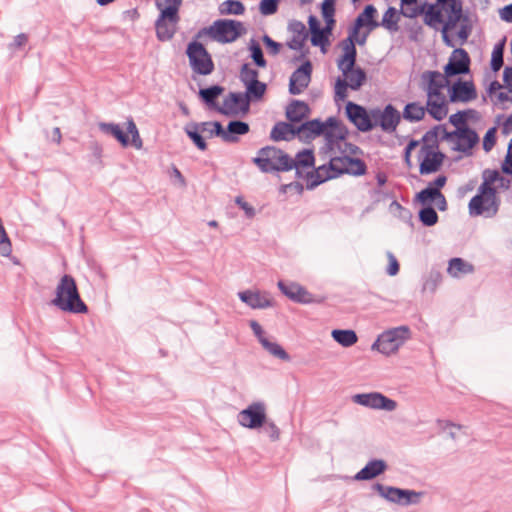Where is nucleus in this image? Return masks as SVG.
<instances>
[{"label":"nucleus","instance_id":"41","mask_svg":"<svg viewBox=\"0 0 512 512\" xmlns=\"http://www.w3.org/2000/svg\"><path fill=\"white\" fill-rule=\"evenodd\" d=\"M442 7L440 4H433L428 6V9L424 16V23L429 27H436V24H440L444 22Z\"/></svg>","mask_w":512,"mask_h":512},{"label":"nucleus","instance_id":"9","mask_svg":"<svg viewBox=\"0 0 512 512\" xmlns=\"http://www.w3.org/2000/svg\"><path fill=\"white\" fill-rule=\"evenodd\" d=\"M373 489L389 502L402 506L418 504L423 492H416L409 489H401L393 486H386L381 483H375Z\"/></svg>","mask_w":512,"mask_h":512},{"label":"nucleus","instance_id":"27","mask_svg":"<svg viewBox=\"0 0 512 512\" xmlns=\"http://www.w3.org/2000/svg\"><path fill=\"white\" fill-rule=\"evenodd\" d=\"M459 137L453 150L464 153L469 156L472 154V149L479 142V136L477 132L470 126H465L463 129H459Z\"/></svg>","mask_w":512,"mask_h":512},{"label":"nucleus","instance_id":"48","mask_svg":"<svg viewBox=\"0 0 512 512\" xmlns=\"http://www.w3.org/2000/svg\"><path fill=\"white\" fill-rule=\"evenodd\" d=\"M245 87H246L245 96L249 102H250V100L257 101V100L262 99V97L264 96V94L267 90V85L264 82H261L259 80L252 82L248 85H245Z\"/></svg>","mask_w":512,"mask_h":512},{"label":"nucleus","instance_id":"37","mask_svg":"<svg viewBox=\"0 0 512 512\" xmlns=\"http://www.w3.org/2000/svg\"><path fill=\"white\" fill-rule=\"evenodd\" d=\"M332 338L343 347H351L358 341V336L351 329H334L331 333Z\"/></svg>","mask_w":512,"mask_h":512},{"label":"nucleus","instance_id":"12","mask_svg":"<svg viewBox=\"0 0 512 512\" xmlns=\"http://www.w3.org/2000/svg\"><path fill=\"white\" fill-rule=\"evenodd\" d=\"M441 7L447 13V20L443 22L441 30L442 40L447 47H455L456 44L449 36V31L453 30L461 20L463 11L462 1L447 0Z\"/></svg>","mask_w":512,"mask_h":512},{"label":"nucleus","instance_id":"44","mask_svg":"<svg viewBox=\"0 0 512 512\" xmlns=\"http://www.w3.org/2000/svg\"><path fill=\"white\" fill-rule=\"evenodd\" d=\"M482 177H483V182L479 186V188H481V191L487 190V191H492V192L497 193L496 188L493 187L492 184L498 180H500V181L504 180V178L500 176V173L498 170H491V169H485L482 173Z\"/></svg>","mask_w":512,"mask_h":512},{"label":"nucleus","instance_id":"53","mask_svg":"<svg viewBox=\"0 0 512 512\" xmlns=\"http://www.w3.org/2000/svg\"><path fill=\"white\" fill-rule=\"evenodd\" d=\"M437 195H441V191L433 190L432 187L427 186L415 195V201L422 206L431 205Z\"/></svg>","mask_w":512,"mask_h":512},{"label":"nucleus","instance_id":"25","mask_svg":"<svg viewBox=\"0 0 512 512\" xmlns=\"http://www.w3.org/2000/svg\"><path fill=\"white\" fill-rule=\"evenodd\" d=\"M336 178V175L333 171L329 168L328 164H323L319 166L318 168H312V170L307 171L305 173V179H306V189L307 190H313L322 183Z\"/></svg>","mask_w":512,"mask_h":512},{"label":"nucleus","instance_id":"14","mask_svg":"<svg viewBox=\"0 0 512 512\" xmlns=\"http://www.w3.org/2000/svg\"><path fill=\"white\" fill-rule=\"evenodd\" d=\"M453 48L454 50L443 68L445 76L451 78L470 73L471 58L468 52L462 47Z\"/></svg>","mask_w":512,"mask_h":512},{"label":"nucleus","instance_id":"46","mask_svg":"<svg viewBox=\"0 0 512 512\" xmlns=\"http://www.w3.org/2000/svg\"><path fill=\"white\" fill-rule=\"evenodd\" d=\"M294 167L299 166L303 168H314L315 157L312 149H303L299 151L295 158H292Z\"/></svg>","mask_w":512,"mask_h":512},{"label":"nucleus","instance_id":"52","mask_svg":"<svg viewBox=\"0 0 512 512\" xmlns=\"http://www.w3.org/2000/svg\"><path fill=\"white\" fill-rule=\"evenodd\" d=\"M477 112L474 109L458 111L449 117V122L456 127L457 130L463 129L467 124V118H473Z\"/></svg>","mask_w":512,"mask_h":512},{"label":"nucleus","instance_id":"54","mask_svg":"<svg viewBox=\"0 0 512 512\" xmlns=\"http://www.w3.org/2000/svg\"><path fill=\"white\" fill-rule=\"evenodd\" d=\"M157 9L160 12H171L173 15L179 16V8L182 5V0H155Z\"/></svg>","mask_w":512,"mask_h":512},{"label":"nucleus","instance_id":"63","mask_svg":"<svg viewBox=\"0 0 512 512\" xmlns=\"http://www.w3.org/2000/svg\"><path fill=\"white\" fill-rule=\"evenodd\" d=\"M235 203L245 212L247 218L251 219L255 216V208L246 202L242 196H237Z\"/></svg>","mask_w":512,"mask_h":512},{"label":"nucleus","instance_id":"42","mask_svg":"<svg viewBox=\"0 0 512 512\" xmlns=\"http://www.w3.org/2000/svg\"><path fill=\"white\" fill-rule=\"evenodd\" d=\"M321 13L325 21L326 30H333L336 20L335 15V0H324L321 4Z\"/></svg>","mask_w":512,"mask_h":512},{"label":"nucleus","instance_id":"39","mask_svg":"<svg viewBox=\"0 0 512 512\" xmlns=\"http://www.w3.org/2000/svg\"><path fill=\"white\" fill-rule=\"evenodd\" d=\"M369 32L370 31H367L362 36H359V32L353 35V26H351L349 29L348 37L342 40L340 43V46L343 50L342 55H346L348 50L353 52V48L356 49V43L360 46L364 45L366 43Z\"/></svg>","mask_w":512,"mask_h":512},{"label":"nucleus","instance_id":"35","mask_svg":"<svg viewBox=\"0 0 512 512\" xmlns=\"http://www.w3.org/2000/svg\"><path fill=\"white\" fill-rule=\"evenodd\" d=\"M184 131L193 144L200 150L205 151L207 149V143L202 136V130L200 129L199 123L190 122L185 125Z\"/></svg>","mask_w":512,"mask_h":512},{"label":"nucleus","instance_id":"11","mask_svg":"<svg viewBox=\"0 0 512 512\" xmlns=\"http://www.w3.org/2000/svg\"><path fill=\"white\" fill-rule=\"evenodd\" d=\"M329 168L335 173L336 178L343 174L363 176L367 172L364 160L350 155L332 157L329 161Z\"/></svg>","mask_w":512,"mask_h":512},{"label":"nucleus","instance_id":"16","mask_svg":"<svg viewBox=\"0 0 512 512\" xmlns=\"http://www.w3.org/2000/svg\"><path fill=\"white\" fill-rule=\"evenodd\" d=\"M356 404L372 409L394 411L397 408V402L383 395L380 392L360 393L353 396Z\"/></svg>","mask_w":512,"mask_h":512},{"label":"nucleus","instance_id":"36","mask_svg":"<svg viewBox=\"0 0 512 512\" xmlns=\"http://www.w3.org/2000/svg\"><path fill=\"white\" fill-rule=\"evenodd\" d=\"M426 113V109L424 106L420 105L418 102H410L405 105L402 117L408 122L415 123L421 121Z\"/></svg>","mask_w":512,"mask_h":512},{"label":"nucleus","instance_id":"49","mask_svg":"<svg viewBox=\"0 0 512 512\" xmlns=\"http://www.w3.org/2000/svg\"><path fill=\"white\" fill-rule=\"evenodd\" d=\"M248 49L250 51V57L253 60L254 64L258 67L265 68L267 66V61L264 58L263 50L254 38L249 41Z\"/></svg>","mask_w":512,"mask_h":512},{"label":"nucleus","instance_id":"32","mask_svg":"<svg viewBox=\"0 0 512 512\" xmlns=\"http://www.w3.org/2000/svg\"><path fill=\"white\" fill-rule=\"evenodd\" d=\"M310 114V108L304 101L293 99L287 105L285 110V116L291 123H300L303 119L308 117Z\"/></svg>","mask_w":512,"mask_h":512},{"label":"nucleus","instance_id":"60","mask_svg":"<svg viewBox=\"0 0 512 512\" xmlns=\"http://www.w3.org/2000/svg\"><path fill=\"white\" fill-rule=\"evenodd\" d=\"M441 280H442L441 274L437 271H432V272H430L429 277L425 281L423 289L430 290L431 292H433L437 288V286L441 282Z\"/></svg>","mask_w":512,"mask_h":512},{"label":"nucleus","instance_id":"1","mask_svg":"<svg viewBox=\"0 0 512 512\" xmlns=\"http://www.w3.org/2000/svg\"><path fill=\"white\" fill-rule=\"evenodd\" d=\"M357 49L353 48V52L347 51L346 55H341L337 60L338 69L342 73V77H338L334 86L335 101H344L348 94L347 90H359L367 80L366 71L356 66Z\"/></svg>","mask_w":512,"mask_h":512},{"label":"nucleus","instance_id":"20","mask_svg":"<svg viewBox=\"0 0 512 512\" xmlns=\"http://www.w3.org/2000/svg\"><path fill=\"white\" fill-rule=\"evenodd\" d=\"M449 77L441 74L439 71H425L421 75V80L426 83V93L429 98H443L441 90L449 86Z\"/></svg>","mask_w":512,"mask_h":512},{"label":"nucleus","instance_id":"2","mask_svg":"<svg viewBox=\"0 0 512 512\" xmlns=\"http://www.w3.org/2000/svg\"><path fill=\"white\" fill-rule=\"evenodd\" d=\"M51 304L63 312L72 314H86L89 310L81 299L75 279L69 274L60 278Z\"/></svg>","mask_w":512,"mask_h":512},{"label":"nucleus","instance_id":"55","mask_svg":"<svg viewBox=\"0 0 512 512\" xmlns=\"http://www.w3.org/2000/svg\"><path fill=\"white\" fill-rule=\"evenodd\" d=\"M259 72L250 67V64L244 63L240 68L239 78L243 85H248L258 80Z\"/></svg>","mask_w":512,"mask_h":512},{"label":"nucleus","instance_id":"19","mask_svg":"<svg viewBox=\"0 0 512 512\" xmlns=\"http://www.w3.org/2000/svg\"><path fill=\"white\" fill-rule=\"evenodd\" d=\"M312 74V63L306 60L290 76L289 93L291 95L301 94L309 85Z\"/></svg>","mask_w":512,"mask_h":512},{"label":"nucleus","instance_id":"22","mask_svg":"<svg viewBox=\"0 0 512 512\" xmlns=\"http://www.w3.org/2000/svg\"><path fill=\"white\" fill-rule=\"evenodd\" d=\"M250 103L245 94L240 92H230L224 99L222 108H218V112L223 115H236L239 111L247 113Z\"/></svg>","mask_w":512,"mask_h":512},{"label":"nucleus","instance_id":"15","mask_svg":"<svg viewBox=\"0 0 512 512\" xmlns=\"http://www.w3.org/2000/svg\"><path fill=\"white\" fill-rule=\"evenodd\" d=\"M345 115L349 122H351L360 132H370L375 128V123H372L368 110L360 104L353 101H347L345 106Z\"/></svg>","mask_w":512,"mask_h":512},{"label":"nucleus","instance_id":"50","mask_svg":"<svg viewBox=\"0 0 512 512\" xmlns=\"http://www.w3.org/2000/svg\"><path fill=\"white\" fill-rule=\"evenodd\" d=\"M419 221L426 227L434 226L438 222V214L432 205L423 206L418 212Z\"/></svg>","mask_w":512,"mask_h":512},{"label":"nucleus","instance_id":"56","mask_svg":"<svg viewBox=\"0 0 512 512\" xmlns=\"http://www.w3.org/2000/svg\"><path fill=\"white\" fill-rule=\"evenodd\" d=\"M432 5L431 3H428V1H424L420 4H416L413 8H408L406 10L400 11L402 16L407 18H416L419 15H424L428 9V6Z\"/></svg>","mask_w":512,"mask_h":512},{"label":"nucleus","instance_id":"28","mask_svg":"<svg viewBox=\"0 0 512 512\" xmlns=\"http://www.w3.org/2000/svg\"><path fill=\"white\" fill-rule=\"evenodd\" d=\"M298 126V139L309 142L324 133V124L319 118L300 123Z\"/></svg>","mask_w":512,"mask_h":512},{"label":"nucleus","instance_id":"6","mask_svg":"<svg viewBox=\"0 0 512 512\" xmlns=\"http://www.w3.org/2000/svg\"><path fill=\"white\" fill-rule=\"evenodd\" d=\"M411 337V331L408 326H399L391 328L381 333L377 340L372 344L373 350H378L385 355H391Z\"/></svg>","mask_w":512,"mask_h":512},{"label":"nucleus","instance_id":"21","mask_svg":"<svg viewBox=\"0 0 512 512\" xmlns=\"http://www.w3.org/2000/svg\"><path fill=\"white\" fill-rule=\"evenodd\" d=\"M250 127L247 122L241 120H231L228 122L226 129L222 124L216 125L215 134H220V138L226 143H237L240 135L249 132Z\"/></svg>","mask_w":512,"mask_h":512},{"label":"nucleus","instance_id":"45","mask_svg":"<svg viewBox=\"0 0 512 512\" xmlns=\"http://www.w3.org/2000/svg\"><path fill=\"white\" fill-rule=\"evenodd\" d=\"M219 12L221 15H242L245 6L239 0H226L220 4Z\"/></svg>","mask_w":512,"mask_h":512},{"label":"nucleus","instance_id":"13","mask_svg":"<svg viewBox=\"0 0 512 512\" xmlns=\"http://www.w3.org/2000/svg\"><path fill=\"white\" fill-rule=\"evenodd\" d=\"M266 407L263 402H254L237 415L238 423L249 429L261 428L266 423Z\"/></svg>","mask_w":512,"mask_h":512},{"label":"nucleus","instance_id":"57","mask_svg":"<svg viewBox=\"0 0 512 512\" xmlns=\"http://www.w3.org/2000/svg\"><path fill=\"white\" fill-rule=\"evenodd\" d=\"M280 0H261L259 11L263 16L273 15L278 11Z\"/></svg>","mask_w":512,"mask_h":512},{"label":"nucleus","instance_id":"58","mask_svg":"<svg viewBox=\"0 0 512 512\" xmlns=\"http://www.w3.org/2000/svg\"><path fill=\"white\" fill-rule=\"evenodd\" d=\"M496 127L489 128L483 137V149L485 152H490L496 144Z\"/></svg>","mask_w":512,"mask_h":512},{"label":"nucleus","instance_id":"4","mask_svg":"<svg viewBox=\"0 0 512 512\" xmlns=\"http://www.w3.org/2000/svg\"><path fill=\"white\" fill-rule=\"evenodd\" d=\"M246 33V29L241 21L234 19H217L209 27L201 28L196 34V39L209 36L212 40L226 44L236 41Z\"/></svg>","mask_w":512,"mask_h":512},{"label":"nucleus","instance_id":"17","mask_svg":"<svg viewBox=\"0 0 512 512\" xmlns=\"http://www.w3.org/2000/svg\"><path fill=\"white\" fill-rule=\"evenodd\" d=\"M180 21V16H176L171 12H160L157 20L155 21V29L157 39L161 42L171 40L177 32V26Z\"/></svg>","mask_w":512,"mask_h":512},{"label":"nucleus","instance_id":"51","mask_svg":"<svg viewBox=\"0 0 512 512\" xmlns=\"http://www.w3.org/2000/svg\"><path fill=\"white\" fill-rule=\"evenodd\" d=\"M262 346L268 353L282 361L289 362L291 360L290 355L276 342H271L268 339L263 340Z\"/></svg>","mask_w":512,"mask_h":512},{"label":"nucleus","instance_id":"29","mask_svg":"<svg viewBox=\"0 0 512 512\" xmlns=\"http://www.w3.org/2000/svg\"><path fill=\"white\" fill-rule=\"evenodd\" d=\"M387 468L388 465L383 459H372L354 475L353 479L356 481L372 480L383 474Z\"/></svg>","mask_w":512,"mask_h":512},{"label":"nucleus","instance_id":"61","mask_svg":"<svg viewBox=\"0 0 512 512\" xmlns=\"http://www.w3.org/2000/svg\"><path fill=\"white\" fill-rule=\"evenodd\" d=\"M472 29H473L472 23H461L460 24V28L457 32V37L459 39L460 46L464 45L467 42L469 36L472 33Z\"/></svg>","mask_w":512,"mask_h":512},{"label":"nucleus","instance_id":"24","mask_svg":"<svg viewBox=\"0 0 512 512\" xmlns=\"http://www.w3.org/2000/svg\"><path fill=\"white\" fill-rule=\"evenodd\" d=\"M240 300L252 309H265L273 306V300L267 292L244 290L238 293Z\"/></svg>","mask_w":512,"mask_h":512},{"label":"nucleus","instance_id":"38","mask_svg":"<svg viewBox=\"0 0 512 512\" xmlns=\"http://www.w3.org/2000/svg\"><path fill=\"white\" fill-rule=\"evenodd\" d=\"M400 10L398 11L395 7H388L382 17L380 26L384 27L390 32H397L399 30L398 22L400 21Z\"/></svg>","mask_w":512,"mask_h":512},{"label":"nucleus","instance_id":"33","mask_svg":"<svg viewBox=\"0 0 512 512\" xmlns=\"http://www.w3.org/2000/svg\"><path fill=\"white\" fill-rule=\"evenodd\" d=\"M425 109L430 116L437 121L443 120L448 113V107L444 97L429 98V96H427Z\"/></svg>","mask_w":512,"mask_h":512},{"label":"nucleus","instance_id":"5","mask_svg":"<svg viewBox=\"0 0 512 512\" xmlns=\"http://www.w3.org/2000/svg\"><path fill=\"white\" fill-rule=\"evenodd\" d=\"M126 124V132L116 123L100 122L98 127L101 132L113 136L123 147L132 145L136 149H141L143 141L134 120L129 118Z\"/></svg>","mask_w":512,"mask_h":512},{"label":"nucleus","instance_id":"34","mask_svg":"<svg viewBox=\"0 0 512 512\" xmlns=\"http://www.w3.org/2000/svg\"><path fill=\"white\" fill-rule=\"evenodd\" d=\"M224 90V87L218 84L212 85L207 88H201L199 90V97L201 101L205 103L207 106L218 111V108L220 107L217 105L216 100L220 95L223 94Z\"/></svg>","mask_w":512,"mask_h":512},{"label":"nucleus","instance_id":"18","mask_svg":"<svg viewBox=\"0 0 512 512\" xmlns=\"http://www.w3.org/2000/svg\"><path fill=\"white\" fill-rule=\"evenodd\" d=\"M448 95L451 103H467L477 98V91L472 81L458 78L452 85L448 86Z\"/></svg>","mask_w":512,"mask_h":512},{"label":"nucleus","instance_id":"7","mask_svg":"<svg viewBox=\"0 0 512 512\" xmlns=\"http://www.w3.org/2000/svg\"><path fill=\"white\" fill-rule=\"evenodd\" d=\"M186 55L189 59V65L195 73L206 76L214 71L215 65L210 53L195 37L193 41L188 43Z\"/></svg>","mask_w":512,"mask_h":512},{"label":"nucleus","instance_id":"23","mask_svg":"<svg viewBox=\"0 0 512 512\" xmlns=\"http://www.w3.org/2000/svg\"><path fill=\"white\" fill-rule=\"evenodd\" d=\"M277 285L286 297L296 303L309 304L313 302V295L298 283L279 281Z\"/></svg>","mask_w":512,"mask_h":512},{"label":"nucleus","instance_id":"8","mask_svg":"<svg viewBox=\"0 0 512 512\" xmlns=\"http://www.w3.org/2000/svg\"><path fill=\"white\" fill-rule=\"evenodd\" d=\"M500 202L497 199L496 192L481 191L478 188V193L473 196L469 202L468 209L471 216L493 217L499 210Z\"/></svg>","mask_w":512,"mask_h":512},{"label":"nucleus","instance_id":"59","mask_svg":"<svg viewBox=\"0 0 512 512\" xmlns=\"http://www.w3.org/2000/svg\"><path fill=\"white\" fill-rule=\"evenodd\" d=\"M442 128V124L434 126L432 129L428 130L422 137L421 141L423 144H436L437 148L439 147L438 134L439 130Z\"/></svg>","mask_w":512,"mask_h":512},{"label":"nucleus","instance_id":"31","mask_svg":"<svg viewBox=\"0 0 512 512\" xmlns=\"http://www.w3.org/2000/svg\"><path fill=\"white\" fill-rule=\"evenodd\" d=\"M402 114L392 105L387 104L383 108L381 120L378 121L379 127L386 133H393L401 121Z\"/></svg>","mask_w":512,"mask_h":512},{"label":"nucleus","instance_id":"30","mask_svg":"<svg viewBox=\"0 0 512 512\" xmlns=\"http://www.w3.org/2000/svg\"><path fill=\"white\" fill-rule=\"evenodd\" d=\"M298 138V126L291 122L279 121L271 129L272 141H291Z\"/></svg>","mask_w":512,"mask_h":512},{"label":"nucleus","instance_id":"10","mask_svg":"<svg viewBox=\"0 0 512 512\" xmlns=\"http://www.w3.org/2000/svg\"><path fill=\"white\" fill-rule=\"evenodd\" d=\"M445 157V154L437 149L436 144H423L418 153L420 175L438 172Z\"/></svg>","mask_w":512,"mask_h":512},{"label":"nucleus","instance_id":"26","mask_svg":"<svg viewBox=\"0 0 512 512\" xmlns=\"http://www.w3.org/2000/svg\"><path fill=\"white\" fill-rule=\"evenodd\" d=\"M377 9L374 5L368 4L364 7L363 11L356 17L353 26V35L360 32V29L367 27L368 31H373L380 26V23L375 20Z\"/></svg>","mask_w":512,"mask_h":512},{"label":"nucleus","instance_id":"47","mask_svg":"<svg viewBox=\"0 0 512 512\" xmlns=\"http://www.w3.org/2000/svg\"><path fill=\"white\" fill-rule=\"evenodd\" d=\"M333 30H326V26L311 33V44L315 47H320L325 52V47L329 45V36Z\"/></svg>","mask_w":512,"mask_h":512},{"label":"nucleus","instance_id":"62","mask_svg":"<svg viewBox=\"0 0 512 512\" xmlns=\"http://www.w3.org/2000/svg\"><path fill=\"white\" fill-rule=\"evenodd\" d=\"M264 431L268 434L271 441H277L280 438V429L272 421H267L262 426Z\"/></svg>","mask_w":512,"mask_h":512},{"label":"nucleus","instance_id":"43","mask_svg":"<svg viewBox=\"0 0 512 512\" xmlns=\"http://www.w3.org/2000/svg\"><path fill=\"white\" fill-rule=\"evenodd\" d=\"M505 42H506V39L503 38L493 48L492 55H491L490 67H491V70L494 72H498L504 64L503 57H504Z\"/></svg>","mask_w":512,"mask_h":512},{"label":"nucleus","instance_id":"64","mask_svg":"<svg viewBox=\"0 0 512 512\" xmlns=\"http://www.w3.org/2000/svg\"><path fill=\"white\" fill-rule=\"evenodd\" d=\"M288 29L297 37H303L304 35L308 36V32L306 30L305 25L298 20H293L289 23Z\"/></svg>","mask_w":512,"mask_h":512},{"label":"nucleus","instance_id":"40","mask_svg":"<svg viewBox=\"0 0 512 512\" xmlns=\"http://www.w3.org/2000/svg\"><path fill=\"white\" fill-rule=\"evenodd\" d=\"M448 273L454 277L460 274H469L474 271V266L462 258L455 257L449 261Z\"/></svg>","mask_w":512,"mask_h":512},{"label":"nucleus","instance_id":"3","mask_svg":"<svg viewBox=\"0 0 512 512\" xmlns=\"http://www.w3.org/2000/svg\"><path fill=\"white\" fill-rule=\"evenodd\" d=\"M252 163L262 173L287 172L295 166L289 154L273 145L260 148L256 157L252 158Z\"/></svg>","mask_w":512,"mask_h":512}]
</instances>
